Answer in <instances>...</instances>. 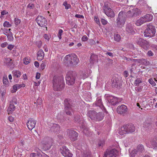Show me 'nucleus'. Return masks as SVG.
I'll list each match as a JSON object with an SVG mask.
<instances>
[{"instance_id": "1", "label": "nucleus", "mask_w": 157, "mask_h": 157, "mask_svg": "<svg viewBox=\"0 0 157 157\" xmlns=\"http://www.w3.org/2000/svg\"><path fill=\"white\" fill-rule=\"evenodd\" d=\"M53 87L55 91H61L64 87V84L63 78L58 76H55L52 79Z\"/></svg>"}, {"instance_id": "2", "label": "nucleus", "mask_w": 157, "mask_h": 157, "mask_svg": "<svg viewBox=\"0 0 157 157\" xmlns=\"http://www.w3.org/2000/svg\"><path fill=\"white\" fill-rule=\"evenodd\" d=\"M87 116L93 121H102L104 117V114L102 112L97 113L95 111H88Z\"/></svg>"}, {"instance_id": "3", "label": "nucleus", "mask_w": 157, "mask_h": 157, "mask_svg": "<svg viewBox=\"0 0 157 157\" xmlns=\"http://www.w3.org/2000/svg\"><path fill=\"white\" fill-rule=\"evenodd\" d=\"M64 111L66 114L68 115L71 116V112L73 111V108L75 106L72 100L70 98H65L64 102Z\"/></svg>"}, {"instance_id": "4", "label": "nucleus", "mask_w": 157, "mask_h": 157, "mask_svg": "<svg viewBox=\"0 0 157 157\" xmlns=\"http://www.w3.org/2000/svg\"><path fill=\"white\" fill-rule=\"evenodd\" d=\"M155 27L150 23L147 25L144 33V36L146 37H152L155 35Z\"/></svg>"}, {"instance_id": "5", "label": "nucleus", "mask_w": 157, "mask_h": 157, "mask_svg": "<svg viewBox=\"0 0 157 157\" xmlns=\"http://www.w3.org/2000/svg\"><path fill=\"white\" fill-rule=\"evenodd\" d=\"M76 76L75 71H71L68 72L66 77V83L68 85H73L75 83Z\"/></svg>"}, {"instance_id": "6", "label": "nucleus", "mask_w": 157, "mask_h": 157, "mask_svg": "<svg viewBox=\"0 0 157 157\" xmlns=\"http://www.w3.org/2000/svg\"><path fill=\"white\" fill-rule=\"evenodd\" d=\"M66 60V63L69 65L74 66L78 64L79 59L75 54H71L67 55L65 58Z\"/></svg>"}, {"instance_id": "7", "label": "nucleus", "mask_w": 157, "mask_h": 157, "mask_svg": "<svg viewBox=\"0 0 157 157\" xmlns=\"http://www.w3.org/2000/svg\"><path fill=\"white\" fill-rule=\"evenodd\" d=\"M53 140L50 137L44 138L41 142L42 146L44 150L49 149L52 145Z\"/></svg>"}, {"instance_id": "8", "label": "nucleus", "mask_w": 157, "mask_h": 157, "mask_svg": "<svg viewBox=\"0 0 157 157\" xmlns=\"http://www.w3.org/2000/svg\"><path fill=\"white\" fill-rule=\"evenodd\" d=\"M126 20V17L124 15V11H121L119 13L117 20V27L121 28L124 24Z\"/></svg>"}, {"instance_id": "9", "label": "nucleus", "mask_w": 157, "mask_h": 157, "mask_svg": "<svg viewBox=\"0 0 157 157\" xmlns=\"http://www.w3.org/2000/svg\"><path fill=\"white\" fill-rule=\"evenodd\" d=\"M124 11V15L126 18H131L136 17L137 15V8H136L132 10H129L127 11Z\"/></svg>"}, {"instance_id": "10", "label": "nucleus", "mask_w": 157, "mask_h": 157, "mask_svg": "<svg viewBox=\"0 0 157 157\" xmlns=\"http://www.w3.org/2000/svg\"><path fill=\"white\" fill-rule=\"evenodd\" d=\"M67 134L70 139L72 141H75L77 140L78 133L72 128L67 129Z\"/></svg>"}, {"instance_id": "11", "label": "nucleus", "mask_w": 157, "mask_h": 157, "mask_svg": "<svg viewBox=\"0 0 157 157\" xmlns=\"http://www.w3.org/2000/svg\"><path fill=\"white\" fill-rule=\"evenodd\" d=\"M36 21L38 25L42 27H46L47 25V21L46 18L43 16H38L36 19Z\"/></svg>"}, {"instance_id": "12", "label": "nucleus", "mask_w": 157, "mask_h": 157, "mask_svg": "<svg viewBox=\"0 0 157 157\" xmlns=\"http://www.w3.org/2000/svg\"><path fill=\"white\" fill-rule=\"evenodd\" d=\"M103 8L105 13L107 16L111 17H113L114 16L115 14L113 11L107 5H105V3L104 6H103Z\"/></svg>"}, {"instance_id": "13", "label": "nucleus", "mask_w": 157, "mask_h": 157, "mask_svg": "<svg viewBox=\"0 0 157 157\" xmlns=\"http://www.w3.org/2000/svg\"><path fill=\"white\" fill-rule=\"evenodd\" d=\"M107 98L108 102L113 105H116L121 101V99L112 95L107 96Z\"/></svg>"}, {"instance_id": "14", "label": "nucleus", "mask_w": 157, "mask_h": 157, "mask_svg": "<svg viewBox=\"0 0 157 157\" xmlns=\"http://www.w3.org/2000/svg\"><path fill=\"white\" fill-rule=\"evenodd\" d=\"M118 151L115 149L106 151L104 157H116L118 155Z\"/></svg>"}, {"instance_id": "15", "label": "nucleus", "mask_w": 157, "mask_h": 157, "mask_svg": "<svg viewBox=\"0 0 157 157\" xmlns=\"http://www.w3.org/2000/svg\"><path fill=\"white\" fill-rule=\"evenodd\" d=\"M60 151L62 155L65 157H71L72 154L69 150L65 146H62L60 148Z\"/></svg>"}, {"instance_id": "16", "label": "nucleus", "mask_w": 157, "mask_h": 157, "mask_svg": "<svg viewBox=\"0 0 157 157\" xmlns=\"http://www.w3.org/2000/svg\"><path fill=\"white\" fill-rule=\"evenodd\" d=\"M138 43L140 46L145 50L148 49L150 46V44L148 42L141 39H139V41L138 42Z\"/></svg>"}, {"instance_id": "17", "label": "nucleus", "mask_w": 157, "mask_h": 157, "mask_svg": "<svg viewBox=\"0 0 157 157\" xmlns=\"http://www.w3.org/2000/svg\"><path fill=\"white\" fill-rule=\"evenodd\" d=\"M112 86L113 87H116L118 89L121 88L122 85L121 82L119 80L118 78H115L113 79Z\"/></svg>"}, {"instance_id": "18", "label": "nucleus", "mask_w": 157, "mask_h": 157, "mask_svg": "<svg viewBox=\"0 0 157 157\" xmlns=\"http://www.w3.org/2000/svg\"><path fill=\"white\" fill-rule=\"evenodd\" d=\"M36 122V121L32 118H29L27 123L28 128L30 130H32L35 126Z\"/></svg>"}, {"instance_id": "19", "label": "nucleus", "mask_w": 157, "mask_h": 157, "mask_svg": "<svg viewBox=\"0 0 157 157\" xmlns=\"http://www.w3.org/2000/svg\"><path fill=\"white\" fill-rule=\"evenodd\" d=\"M123 126L124 128L123 129H125L128 133L133 132L135 131V127L132 124H129Z\"/></svg>"}, {"instance_id": "20", "label": "nucleus", "mask_w": 157, "mask_h": 157, "mask_svg": "<svg viewBox=\"0 0 157 157\" xmlns=\"http://www.w3.org/2000/svg\"><path fill=\"white\" fill-rule=\"evenodd\" d=\"M128 111L127 107L124 105H122L121 106H118L117 111L118 113L124 115Z\"/></svg>"}, {"instance_id": "21", "label": "nucleus", "mask_w": 157, "mask_h": 157, "mask_svg": "<svg viewBox=\"0 0 157 157\" xmlns=\"http://www.w3.org/2000/svg\"><path fill=\"white\" fill-rule=\"evenodd\" d=\"M147 146L151 148L157 149V142L153 139L147 143Z\"/></svg>"}, {"instance_id": "22", "label": "nucleus", "mask_w": 157, "mask_h": 157, "mask_svg": "<svg viewBox=\"0 0 157 157\" xmlns=\"http://www.w3.org/2000/svg\"><path fill=\"white\" fill-rule=\"evenodd\" d=\"M95 105L96 106L100 107L103 110L106 111V109L101 102V98H97V101L95 102Z\"/></svg>"}, {"instance_id": "23", "label": "nucleus", "mask_w": 157, "mask_h": 157, "mask_svg": "<svg viewBox=\"0 0 157 157\" xmlns=\"http://www.w3.org/2000/svg\"><path fill=\"white\" fill-rule=\"evenodd\" d=\"M60 127L59 124H54L51 127V130L55 132L58 133L60 130Z\"/></svg>"}, {"instance_id": "24", "label": "nucleus", "mask_w": 157, "mask_h": 157, "mask_svg": "<svg viewBox=\"0 0 157 157\" xmlns=\"http://www.w3.org/2000/svg\"><path fill=\"white\" fill-rule=\"evenodd\" d=\"M44 54L42 49H40L37 52V58L38 60H42L44 57Z\"/></svg>"}, {"instance_id": "25", "label": "nucleus", "mask_w": 157, "mask_h": 157, "mask_svg": "<svg viewBox=\"0 0 157 157\" xmlns=\"http://www.w3.org/2000/svg\"><path fill=\"white\" fill-rule=\"evenodd\" d=\"M4 63L8 67H10L13 65V60L10 58H6L5 59Z\"/></svg>"}, {"instance_id": "26", "label": "nucleus", "mask_w": 157, "mask_h": 157, "mask_svg": "<svg viewBox=\"0 0 157 157\" xmlns=\"http://www.w3.org/2000/svg\"><path fill=\"white\" fill-rule=\"evenodd\" d=\"M126 30L128 33H130L132 35L134 34L135 33L132 28V26L130 24L127 25L126 27Z\"/></svg>"}, {"instance_id": "27", "label": "nucleus", "mask_w": 157, "mask_h": 157, "mask_svg": "<svg viewBox=\"0 0 157 157\" xmlns=\"http://www.w3.org/2000/svg\"><path fill=\"white\" fill-rule=\"evenodd\" d=\"M98 59L97 55L92 54L90 56V61L91 64H93L96 62Z\"/></svg>"}, {"instance_id": "28", "label": "nucleus", "mask_w": 157, "mask_h": 157, "mask_svg": "<svg viewBox=\"0 0 157 157\" xmlns=\"http://www.w3.org/2000/svg\"><path fill=\"white\" fill-rule=\"evenodd\" d=\"M145 84L143 81L138 80V91L142 90Z\"/></svg>"}, {"instance_id": "29", "label": "nucleus", "mask_w": 157, "mask_h": 157, "mask_svg": "<svg viewBox=\"0 0 157 157\" xmlns=\"http://www.w3.org/2000/svg\"><path fill=\"white\" fill-rule=\"evenodd\" d=\"M15 106L13 103H10L9 106L8 108V111L9 113H11L15 109Z\"/></svg>"}, {"instance_id": "30", "label": "nucleus", "mask_w": 157, "mask_h": 157, "mask_svg": "<svg viewBox=\"0 0 157 157\" xmlns=\"http://www.w3.org/2000/svg\"><path fill=\"white\" fill-rule=\"evenodd\" d=\"M146 22L151 21L153 18V16L151 14H147L144 16Z\"/></svg>"}, {"instance_id": "31", "label": "nucleus", "mask_w": 157, "mask_h": 157, "mask_svg": "<svg viewBox=\"0 0 157 157\" xmlns=\"http://www.w3.org/2000/svg\"><path fill=\"white\" fill-rule=\"evenodd\" d=\"M3 82L5 86L7 87L9 86V82L7 77L4 76L3 77Z\"/></svg>"}, {"instance_id": "32", "label": "nucleus", "mask_w": 157, "mask_h": 157, "mask_svg": "<svg viewBox=\"0 0 157 157\" xmlns=\"http://www.w3.org/2000/svg\"><path fill=\"white\" fill-rule=\"evenodd\" d=\"M13 76L15 78H19L21 75V73L18 71H14L13 72Z\"/></svg>"}, {"instance_id": "33", "label": "nucleus", "mask_w": 157, "mask_h": 157, "mask_svg": "<svg viewBox=\"0 0 157 157\" xmlns=\"http://www.w3.org/2000/svg\"><path fill=\"white\" fill-rule=\"evenodd\" d=\"M81 119V117L79 115H76L75 116L74 118V121L76 123H79Z\"/></svg>"}, {"instance_id": "34", "label": "nucleus", "mask_w": 157, "mask_h": 157, "mask_svg": "<svg viewBox=\"0 0 157 157\" xmlns=\"http://www.w3.org/2000/svg\"><path fill=\"white\" fill-rule=\"evenodd\" d=\"M145 22H146V21L144 16L140 17V19L138 20V26H140Z\"/></svg>"}, {"instance_id": "35", "label": "nucleus", "mask_w": 157, "mask_h": 157, "mask_svg": "<svg viewBox=\"0 0 157 157\" xmlns=\"http://www.w3.org/2000/svg\"><path fill=\"white\" fill-rule=\"evenodd\" d=\"M114 40L117 42H119L121 40L120 35L118 34H115L114 35Z\"/></svg>"}, {"instance_id": "36", "label": "nucleus", "mask_w": 157, "mask_h": 157, "mask_svg": "<svg viewBox=\"0 0 157 157\" xmlns=\"http://www.w3.org/2000/svg\"><path fill=\"white\" fill-rule=\"evenodd\" d=\"M144 146L142 144H140L138 145V153H142L144 151Z\"/></svg>"}, {"instance_id": "37", "label": "nucleus", "mask_w": 157, "mask_h": 157, "mask_svg": "<svg viewBox=\"0 0 157 157\" xmlns=\"http://www.w3.org/2000/svg\"><path fill=\"white\" fill-rule=\"evenodd\" d=\"M6 35L7 36L8 40L10 41H12L13 40L12 33L11 32L7 34Z\"/></svg>"}, {"instance_id": "38", "label": "nucleus", "mask_w": 157, "mask_h": 157, "mask_svg": "<svg viewBox=\"0 0 157 157\" xmlns=\"http://www.w3.org/2000/svg\"><path fill=\"white\" fill-rule=\"evenodd\" d=\"M123 128H124V126H123V127L121 128V130L119 132V133L120 135H123L124 134L128 133L126 131V130H126L125 129H123Z\"/></svg>"}, {"instance_id": "39", "label": "nucleus", "mask_w": 157, "mask_h": 157, "mask_svg": "<svg viewBox=\"0 0 157 157\" xmlns=\"http://www.w3.org/2000/svg\"><path fill=\"white\" fill-rule=\"evenodd\" d=\"M123 128H124V126H123V127L121 128V130L119 132V133L120 135H123L124 134L128 133L126 131V130H126L125 129H123Z\"/></svg>"}, {"instance_id": "40", "label": "nucleus", "mask_w": 157, "mask_h": 157, "mask_svg": "<svg viewBox=\"0 0 157 157\" xmlns=\"http://www.w3.org/2000/svg\"><path fill=\"white\" fill-rule=\"evenodd\" d=\"M91 153L90 151H87L84 153L83 157H91Z\"/></svg>"}, {"instance_id": "41", "label": "nucleus", "mask_w": 157, "mask_h": 157, "mask_svg": "<svg viewBox=\"0 0 157 157\" xmlns=\"http://www.w3.org/2000/svg\"><path fill=\"white\" fill-rule=\"evenodd\" d=\"M137 151L136 150H134L131 151L130 153L131 156L132 157H134L137 155Z\"/></svg>"}, {"instance_id": "42", "label": "nucleus", "mask_w": 157, "mask_h": 157, "mask_svg": "<svg viewBox=\"0 0 157 157\" xmlns=\"http://www.w3.org/2000/svg\"><path fill=\"white\" fill-rule=\"evenodd\" d=\"M140 63L141 64L145 65L147 64V62L146 60L144 59H142L138 60V63Z\"/></svg>"}, {"instance_id": "43", "label": "nucleus", "mask_w": 157, "mask_h": 157, "mask_svg": "<svg viewBox=\"0 0 157 157\" xmlns=\"http://www.w3.org/2000/svg\"><path fill=\"white\" fill-rule=\"evenodd\" d=\"M6 89L4 87H2L1 88V93L2 97L5 95L6 93Z\"/></svg>"}, {"instance_id": "44", "label": "nucleus", "mask_w": 157, "mask_h": 157, "mask_svg": "<svg viewBox=\"0 0 157 157\" xmlns=\"http://www.w3.org/2000/svg\"><path fill=\"white\" fill-rule=\"evenodd\" d=\"M63 5L65 6V8L66 9H68L71 6L70 4H67V2L66 1L63 2Z\"/></svg>"}, {"instance_id": "45", "label": "nucleus", "mask_w": 157, "mask_h": 157, "mask_svg": "<svg viewBox=\"0 0 157 157\" xmlns=\"http://www.w3.org/2000/svg\"><path fill=\"white\" fill-rule=\"evenodd\" d=\"M38 157H48V156L46 154L42 153V154H41L40 153H38L37 154Z\"/></svg>"}, {"instance_id": "46", "label": "nucleus", "mask_w": 157, "mask_h": 157, "mask_svg": "<svg viewBox=\"0 0 157 157\" xmlns=\"http://www.w3.org/2000/svg\"><path fill=\"white\" fill-rule=\"evenodd\" d=\"M148 81L149 83L152 86H155L156 85L155 83L153 81L152 78H150L148 80Z\"/></svg>"}, {"instance_id": "47", "label": "nucleus", "mask_w": 157, "mask_h": 157, "mask_svg": "<svg viewBox=\"0 0 157 157\" xmlns=\"http://www.w3.org/2000/svg\"><path fill=\"white\" fill-rule=\"evenodd\" d=\"M11 26V25L10 24L9 22L7 21H5L3 24V26L4 27H10Z\"/></svg>"}, {"instance_id": "48", "label": "nucleus", "mask_w": 157, "mask_h": 157, "mask_svg": "<svg viewBox=\"0 0 157 157\" xmlns=\"http://www.w3.org/2000/svg\"><path fill=\"white\" fill-rule=\"evenodd\" d=\"M63 30L61 29H60L59 30L58 36L60 39H61L62 38L61 35L63 33Z\"/></svg>"}, {"instance_id": "49", "label": "nucleus", "mask_w": 157, "mask_h": 157, "mask_svg": "<svg viewBox=\"0 0 157 157\" xmlns=\"http://www.w3.org/2000/svg\"><path fill=\"white\" fill-rule=\"evenodd\" d=\"M30 59L27 58H25L23 59L24 63L26 64H28L29 63Z\"/></svg>"}, {"instance_id": "50", "label": "nucleus", "mask_w": 157, "mask_h": 157, "mask_svg": "<svg viewBox=\"0 0 157 157\" xmlns=\"http://www.w3.org/2000/svg\"><path fill=\"white\" fill-rule=\"evenodd\" d=\"M151 126V124L148 122H146L144 123V127L145 128H148Z\"/></svg>"}, {"instance_id": "51", "label": "nucleus", "mask_w": 157, "mask_h": 157, "mask_svg": "<svg viewBox=\"0 0 157 157\" xmlns=\"http://www.w3.org/2000/svg\"><path fill=\"white\" fill-rule=\"evenodd\" d=\"M42 98H39L36 101L37 105H40L42 103Z\"/></svg>"}, {"instance_id": "52", "label": "nucleus", "mask_w": 157, "mask_h": 157, "mask_svg": "<svg viewBox=\"0 0 157 157\" xmlns=\"http://www.w3.org/2000/svg\"><path fill=\"white\" fill-rule=\"evenodd\" d=\"M138 3L140 4V5L142 6H144L146 4V2L144 1V0H143L141 1H139Z\"/></svg>"}, {"instance_id": "53", "label": "nucleus", "mask_w": 157, "mask_h": 157, "mask_svg": "<svg viewBox=\"0 0 157 157\" xmlns=\"http://www.w3.org/2000/svg\"><path fill=\"white\" fill-rule=\"evenodd\" d=\"M16 85L17 89L22 87H24L25 86V85L24 84H16Z\"/></svg>"}, {"instance_id": "54", "label": "nucleus", "mask_w": 157, "mask_h": 157, "mask_svg": "<svg viewBox=\"0 0 157 157\" xmlns=\"http://www.w3.org/2000/svg\"><path fill=\"white\" fill-rule=\"evenodd\" d=\"M14 21L15 24L16 25H17L18 24H20V23L21 22V21L20 20L16 18H15L14 19Z\"/></svg>"}, {"instance_id": "55", "label": "nucleus", "mask_w": 157, "mask_h": 157, "mask_svg": "<svg viewBox=\"0 0 157 157\" xmlns=\"http://www.w3.org/2000/svg\"><path fill=\"white\" fill-rule=\"evenodd\" d=\"M27 7L29 8L30 9H33L35 7V6L33 4L29 3L27 6Z\"/></svg>"}, {"instance_id": "56", "label": "nucleus", "mask_w": 157, "mask_h": 157, "mask_svg": "<svg viewBox=\"0 0 157 157\" xmlns=\"http://www.w3.org/2000/svg\"><path fill=\"white\" fill-rule=\"evenodd\" d=\"M101 22L103 25H105L107 23V21L105 19L102 18L101 20Z\"/></svg>"}, {"instance_id": "57", "label": "nucleus", "mask_w": 157, "mask_h": 157, "mask_svg": "<svg viewBox=\"0 0 157 157\" xmlns=\"http://www.w3.org/2000/svg\"><path fill=\"white\" fill-rule=\"evenodd\" d=\"M147 55L149 56H152L154 55V53L151 51L149 50L147 53Z\"/></svg>"}, {"instance_id": "58", "label": "nucleus", "mask_w": 157, "mask_h": 157, "mask_svg": "<svg viewBox=\"0 0 157 157\" xmlns=\"http://www.w3.org/2000/svg\"><path fill=\"white\" fill-rule=\"evenodd\" d=\"M44 37L45 39H46L48 41L50 38L51 36H48L47 34H45L44 36Z\"/></svg>"}, {"instance_id": "59", "label": "nucleus", "mask_w": 157, "mask_h": 157, "mask_svg": "<svg viewBox=\"0 0 157 157\" xmlns=\"http://www.w3.org/2000/svg\"><path fill=\"white\" fill-rule=\"evenodd\" d=\"M75 17H77V18H84V17L83 15H80L78 14H76L75 15Z\"/></svg>"}, {"instance_id": "60", "label": "nucleus", "mask_w": 157, "mask_h": 157, "mask_svg": "<svg viewBox=\"0 0 157 157\" xmlns=\"http://www.w3.org/2000/svg\"><path fill=\"white\" fill-rule=\"evenodd\" d=\"M7 45V42H5L1 44V47L2 48H5L6 47Z\"/></svg>"}, {"instance_id": "61", "label": "nucleus", "mask_w": 157, "mask_h": 157, "mask_svg": "<svg viewBox=\"0 0 157 157\" xmlns=\"http://www.w3.org/2000/svg\"><path fill=\"white\" fill-rule=\"evenodd\" d=\"M13 90L12 91V93H14V92H16L17 90V87L16 85H14L13 86Z\"/></svg>"}, {"instance_id": "62", "label": "nucleus", "mask_w": 157, "mask_h": 157, "mask_svg": "<svg viewBox=\"0 0 157 157\" xmlns=\"http://www.w3.org/2000/svg\"><path fill=\"white\" fill-rule=\"evenodd\" d=\"M40 68L42 70H44L46 66V64L44 63H42L40 65Z\"/></svg>"}, {"instance_id": "63", "label": "nucleus", "mask_w": 157, "mask_h": 157, "mask_svg": "<svg viewBox=\"0 0 157 157\" xmlns=\"http://www.w3.org/2000/svg\"><path fill=\"white\" fill-rule=\"evenodd\" d=\"M14 46L12 44H10L8 45V46L7 47V48L8 49H9L10 50H12V49L13 48Z\"/></svg>"}, {"instance_id": "64", "label": "nucleus", "mask_w": 157, "mask_h": 157, "mask_svg": "<svg viewBox=\"0 0 157 157\" xmlns=\"http://www.w3.org/2000/svg\"><path fill=\"white\" fill-rule=\"evenodd\" d=\"M88 39V37L86 35L84 36L82 38V41H85L87 40Z\"/></svg>"}]
</instances>
